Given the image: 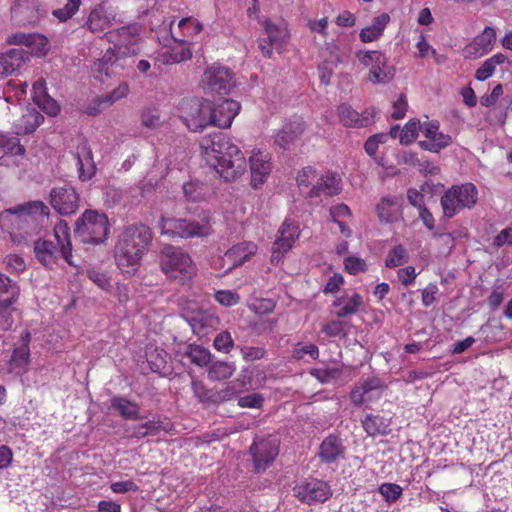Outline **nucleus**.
Here are the masks:
<instances>
[{
	"label": "nucleus",
	"mask_w": 512,
	"mask_h": 512,
	"mask_svg": "<svg viewBox=\"0 0 512 512\" xmlns=\"http://www.w3.org/2000/svg\"><path fill=\"white\" fill-rule=\"evenodd\" d=\"M49 208L40 200L8 208L0 216V224L9 233L10 241L21 248L30 247L41 231L40 219L49 216Z\"/></svg>",
	"instance_id": "obj_1"
},
{
	"label": "nucleus",
	"mask_w": 512,
	"mask_h": 512,
	"mask_svg": "<svg viewBox=\"0 0 512 512\" xmlns=\"http://www.w3.org/2000/svg\"><path fill=\"white\" fill-rule=\"evenodd\" d=\"M153 232L143 223L130 224L122 230L114 247V259L125 273L137 270L143 256L149 251Z\"/></svg>",
	"instance_id": "obj_2"
},
{
	"label": "nucleus",
	"mask_w": 512,
	"mask_h": 512,
	"mask_svg": "<svg viewBox=\"0 0 512 512\" xmlns=\"http://www.w3.org/2000/svg\"><path fill=\"white\" fill-rule=\"evenodd\" d=\"M161 271L167 279L179 285H189L197 268L191 256L182 248L164 244L159 252Z\"/></svg>",
	"instance_id": "obj_3"
},
{
	"label": "nucleus",
	"mask_w": 512,
	"mask_h": 512,
	"mask_svg": "<svg viewBox=\"0 0 512 512\" xmlns=\"http://www.w3.org/2000/svg\"><path fill=\"white\" fill-rule=\"evenodd\" d=\"M55 237L57 244L49 240L37 239L34 244V253L37 260L46 267H52L56 264L58 254L72 265V244L70 241L69 228L66 222L60 221L55 228Z\"/></svg>",
	"instance_id": "obj_4"
},
{
	"label": "nucleus",
	"mask_w": 512,
	"mask_h": 512,
	"mask_svg": "<svg viewBox=\"0 0 512 512\" xmlns=\"http://www.w3.org/2000/svg\"><path fill=\"white\" fill-rule=\"evenodd\" d=\"M110 234V222L106 214L88 209L76 220L74 236L84 244H103Z\"/></svg>",
	"instance_id": "obj_5"
},
{
	"label": "nucleus",
	"mask_w": 512,
	"mask_h": 512,
	"mask_svg": "<svg viewBox=\"0 0 512 512\" xmlns=\"http://www.w3.org/2000/svg\"><path fill=\"white\" fill-rule=\"evenodd\" d=\"M209 165L214 167L219 175L228 182L239 178L247 168L244 154L229 137L227 144L221 148V152L215 154Z\"/></svg>",
	"instance_id": "obj_6"
},
{
	"label": "nucleus",
	"mask_w": 512,
	"mask_h": 512,
	"mask_svg": "<svg viewBox=\"0 0 512 512\" xmlns=\"http://www.w3.org/2000/svg\"><path fill=\"white\" fill-rule=\"evenodd\" d=\"M478 200V190L473 183L453 185L441 196L443 217L453 218L463 209H471Z\"/></svg>",
	"instance_id": "obj_7"
},
{
	"label": "nucleus",
	"mask_w": 512,
	"mask_h": 512,
	"mask_svg": "<svg viewBox=\"0 0 512 512\" xmlns=\"http://www.w3.org/2000/svg\"><path fill=\"white\" fill-rule=\"evenodd\" d=\"M180 109V118L190 131L198 132L211 126V101L198 98L184 99Z\"/></svg>",
	"instance_id": "obj_8"
},
{
	"label": "nucleus",
	"mask_w": 512,
	"mask_h": 512,
	"mask_svg": "<svg viewBox=\"0 0 512 512\" xmlns=\"http://www.w3.org/2000/svg\"><path fill=\"white\" fill-rule=\"evenodd\" d=\"M162 235L180 238L207 237L212 233L209 223L189 221L182 218H165L159 220Z\"/></svg>",
	"instance_id": "obj_9"
},
{
	"label": "nucleus",
	"mask_w": 512,
	"mask_h": 512,
	"mask_svg": "<svg viewBox=\"0 0 512 512\" xmlns=\"http://www.w3.org/2000/svg\"><path fill=\"white\" fill-rule=\"evenodd\" d=\"M20 295L17 283L6 275L0 274V330H9L14 323V304Z\"/></svg>",
	"instance_id": "obj_10"
},
{
	"label": "nucleus",
	"mask_w": 512,
	"mask_h": 512,
	"mask_svg": "<svg viewBox=\"0 0 512 512\" xmlns=\"http://www.w3.org/2000/svg\"><path fill=\"white\" fill-rule=\"evenodd\" d=\"M141 26L137 23L120 27L105 34L110 42H115L114 46L118 54L123 57L137 55L140 52L139 42Z\"/></svg>",
	"instance_id": "obj_11"
},
{
	"label": "nucleus",
	"mask_w": 512,
	"mask_h": 512,
	"mask_svg": "<svg viewBox=\"0 0 512 512\" xmlns=\"http://www.w3.org/2000/svg\"><path fill=\"white\" fill-rule=\"evenodd\" d=\"M201 84L207 94L227 95L234 87L235 81L229 68L213 65L204 71Z\"/></svg>",
	"instance_id": "obj_12"
},
{
	"label": "nucleus",
	"mask_w": 512,
	"mask_h": 512,
	"mask_svg": "<svg viewBox=\"0 0 512 512\" xmlns=\"http://www.w3.org/2000/svg\"><path fill=\"white\" fill-rule=\"evenodd\" d=\"M293 492L300 502L307 505L324 503L332 496L329 484L317 478L300 481L294 486Z\"/></svg>",
	"instance_id": "obj_13"
},
{
	"label": "nucleus",
	"mask_w": 512,
	"mask_h": 512,
	"mask_svg": "<svg viewBox=\"0 0 512 512\" xmlns=\"http://www.w3.org/2000/svg\"><path fill=\"white\" fill-rule=\"evenodd\" d=\"M256 471H264L270 466L279 453V440L277 437L268 435L255 437L249 448Z\"/></svg>",
	"instance_id": "obj_14"
},
{
	"label": "nucleus",
	"mask_w": 512,
	"mask_h": 512,
	"mask_svg": "<svg viewBox=\"0 0 512 512\" xmlns=\"http://www.w3.org/2000/svg\"><path fill=\"white\" fill-rule=\"evenodd\" d=\"M50 205L60 215L68 216L77 212L80 207V196L70 184L52 188L50 191Z\"/></svg>",
	"instance_id": "obj_15"
},
{
	"label": "nucleus",
	"mask_w": 512,
	"mask_h": 512,
	"mask_svg": "<svg viewBox=\"0 0 512 512\" xmlns=\"http://www.w3.org/2000/svg\"><path fill=\"white\" fill-rule=\"evenodd\" d=\"M31 333L25 330L19 337L18 345L13 349L12 355L7 362V372L15 376H22L28 371L30 363Z\"/></svg>",
	"instance_id": "obj_16"
},
{
	"label": "nucleus",
	"mask_w": 512,
	"mask_h": 512,
	"mask_svg": "<svg viewBox=\"0 0 512 512\" xmlns=\"http://www.w3.org/2000/svg\"><path fill=\"white\" fill-rule=\"evenodd\" d=\"M117 21V13L106 2L97 4L89 13L85 26L94 34L102 33Z\"/></svg>",
	"instance_id": "obj_17"
},
{
	"label": "nucleus",
	"mask_w": 512,
	"mask_h": 512,
	"mask_svg": "<svg viewBox=\"0 0 512 512\" xmlns=\"http://www.w3.org/2000/svg\"><path fill=\"white\" fill-rule=\"evenodd\" d=\"M12 18L20 25L35 24L47 11L38 0H15L11 8Z\"/></svg>",
	"instance_id": "obj_18"
},
{
	"label": "nucleus",
	"mask_w": 512,
	"mask_h": 512,
	"mask_svg": "<svg viewBox=\"0 0 512 512\" xmlns=\"http://www.w3.org/2000/svg\"><path fill=\"white\" fill-rule=\"evenodd\" d=\"M299 233V227L294 222L284 221L278 230V237L273 244L272 262H278L282 259L283 255L292 248L295 240L299 237Z\"/></svg>",
	"instance_id": "obj_19"
},
{
	"label": "nucleus",
	"mask_w": 512,
	"mask_h": 512,
	"mask_svg": "<svg viewBox=\"0 0 512 512\" xmlns=\"http://www.w3.org/2000/svg\"><path fill=\"white\" fill-rule=\"evenodd\" d=\"M384 389L383 382L377 377H369L359 385L355 386L350 399L355 406H361L366 402L378 399Z\"/></svg>",
	"instance_id": "obj_20"
},
{
	"label": "nucleus",
	"mask_w": 512,
	"mask_h": 512,
	"mask_svg": "<svg viewBox=\"0 0 512 512\" xmlns=\"http://www.w3.org/2000/svg\"><path fill=\"white\" fill-rule=\"evenodd\" d=\"M345 453L342 439L335 434H329L319 445L317 456L321 463L329 465L343 460Z\"/></svg>",
	"instance_id": "obj_21"
},
{
	"label": "nucleus",
	"mask_w": 512,
	"mask_h": 512,
	"mask_svg": "<svg viewBox=\"0 0 512 512\" xmlns=\"http://www.w3.org/2000/svg\"><path fill=\"white\" fill-rule=\"evenodd\" d=\"M239 111L240 104L232 99H224L217 104L212 103L211 126L219 128L230 127Z\"/></svg>",
	"instance_id": "obj_22"
},
{
	"label": "nucleus",
	"mask_w": 512,
	"mask_h": 512,
	"mask_svg": "<svg viewBox=\"0 0 512 512\" xmlns=\"http://www.w3.org/2000/svg\"><path fill=\"white\" fill-rule=\"evenodd\" d=\"M403 196L394 195L381 198L376 206L379 220L385 223H394L403 219Z\"/></svg>",
	"instance_id": "obj_23"
},
{
	"label": "nucleus",
	"mask_w": 512,
	"mask_h": 512,
	"mask_svg": "<svg viewBox=\"0 0 512 512\" xmlns=\"http://www.w3.org/2000/svg\"><path fill=\"white\" fill-rule=\"evenodd\" d=\"M7 42L12 45H25L30 49L27 51L30 56L32 53L43 56L49 50L47 38L39 33H16L9 36Z\"/></svg>",
	"instance_id": "obj_24"
},
{
	"label": "nucleus",
	"mask_w": 512,
	"mask_h": 512,
	"mask_svg": "<svg viewBox=\"0 0 512 512\" xmlns=\"http://www.w3.org/2000/svg\"><path fill=\"white\" fill-rule=\"evenodd\" d=\"M251 171V186L257 189L262 185L271 172L270 157L267 153L258 151L249 158Z\"/></svg>",
	"instance_id": "obj_25"
},
{
	"label": "nucleus",
	"mask_w": 512,
	"mask_h": 512,
	"mask_svg": "<svg viewBox=\"0 0 512 512\" xmlns=\"http://www.w3.org/2000/svg\"><path fill=\"white\" fill-rule=\"evenodd\" d=\"M341 189V179L335 173L327 172L317 179L306 197L309 199H315L322 195L330 197L337 195Z\"/></svg>",
	"instance_id": "obj_26"
},
{
	"label": "nucleus",
	"mask_w": 512,
	"mask_h": 512,
	"mask_svg": "<svg viewBox=\"0 0 512 512\" xmlns=\"http://www.w3.org/2000/svg\"><path fill=\"white\" fill-rule=\"evenodd\" d=\"M496 40V32L491 27H486L483 32L476 36L465 49V57L475 59L488 53Z\"/></svg>",
	"instance_id": "obj_27"
},
{
	"label": "nucleus",
	"mask_w": 512,
	"mask_h": 512,
	"mask_svg": "<svg viewBox=\"0 0 512 512\" xmlns=\"http://www.w3.org/2000/svg\"><path fill=\"white\" fill-rule=\"evenodd\" d=\"M29 59V53L22 47L12 48L0 54V77L11 75Z\"/></svg>",
	"instance_id": "obj_28"
},
{
	"label": "nucleus",
	"mask_w": 512,
	"mask_h": 512,
	"mask_svg": "<svg viewBox=\"0 0 512 512\" xmlns=\"http://www.w3.org/2000/svg\"><path fill=\"white\" fill-rule=\"evenodd\" d=\"M339 119L345 126L361 128L367 127L373 123L375 116L374 109L366 110L363 113H358L351 106L342 104L338 108Z\"/></svg>",
	"instance_id": "obj_29"
},
{
	"label": "nucleus",
	"mask_w": 512,
	"mask_h": 512,
	"mask_svg": "<svg viewBox=\"0 0 512 512\" xmlns=\"http://www.w3.org/2000/svg\"><path fill=\"white\" fill-rule=\"evenodd\" d=\"M76 159L79 178L82 181L90 180L96 173V165L93 161L92 150L86 140L78 144Z\"/></svg>",
	"instance_id": "obj_30"
},
{
	"label": "nucleus",
	"mask_w": 512,
	"mask_h": 512,
	"mask_svg": "<svg viewBox=\"0 0 512 512\" xmlns=\"http://www.w3.org/2000/svg\"><path fill=\"white\" fill-rule=\"evenodd\" d=\"M305 130V123L302 118H296L285 124L277 133L275 143L281 148L286 149L301 137Z\"/></svg>",
	"instance_id": "obj_31"
},
{
	"label": "nucleus",
	"mask_w": 512,
	"mask_h": 512,
	"mask_svg": "<svg viewBox=\"0 0 512 512\" xmlns=\"http://www.w3.org/2000/svg\"><path fill=\"white\" fill-rule=\"evenodd\" d=\"M227 138L228 136L225 133L219 131L205 135L200 140V148L208 164L215 154L221 152V148L227 144Z\"/></svg>",
	"instance_id": "obj_32"
},
{
	"label": "nucleus",
	"mask_w": 512,
	"mask_h": 512,
	"mask_svg": "<svg viewBox=\"0 0 512 512\" xmlns=\"http://www.w3.org/2000/svg\"><path fill=\"white\" fill-rule=\"evenodd\" d=\"M257 251L253 242H241L232 246L224 255V259L232 262V267L244 264Z\"/></svg>",
	"instance_id": "obj_33"
},
{
	"label": "nucleus",
	"mask_w": 512,
	"mask_h": 512,
	"mask_svg": "<svg viewBox=\"0 0 512 512\" xmlns=\"http://www.w3.org/2000/svg\"><path fill=\"white\" fill-rule=\"evenodd\" d=\"M124 58L121 54H118V50L115 48H109L106 50L104 55L96 63L97 70L103 72L107 77L117 73L118 69H122L124 66L120 63V60Z\"/></svg>",
	"instance_id": "obj_34"
},
{
	"label": "nucleus",
	"mask_w": 512,
	"mask_h": 512,
	"mask_svg": "<svg viewBox=\"0 0 512 512\" xmlns=\"http://www.w3.org/2000/svg\"><path fill=\"white\" fill-rule=\"evenodd\" d=\"M362 427L369 436L388 435L390 433L391 419L380 415L368 414L361 421Z\"/></svg>",
	"instance_id": "obj_35"
},
{
	"label": "nucleus",
	"mask_w": 512,
	"mask_h": 512,
	"mask_svg": "<svg viewBox=\"0 0 512 512\" xmlns=\"http://www.w3.org/2000/svg\"><path fill=\"white\" fill-rule=\"evenodd\" d=\"M390 21V16L387 13H382L375 17L372 24L363 28L360 31L359 38L363 43H369L379 39Z\"/></svg>",
	"instance_id": "obj_36"
},
{
	"label": "nucleus",
	"mask_w": 512,
	"mask_h": 512,
	"mask_svg": "<svg viewBox=\"0 0 512 512\" xmlns=\"http://www.w3.org/2000/svg\"><path fill=\"white\" fill-rule=\"evenodd\" d=\"M111 408L119 413L126 420H139L140 407L137 403L121 396H115L111 399Z\"/></svg>",
	"instance_id": "obj_37"
},
{
	"label": "nucleus",
	"mask_w": 512,
	"mask_h": 512,
	"mask_svg": "<svg viewBox=\"0 0 512 512\" xmlns=\"http://www.w3.org/2000/svg\"><path fill=\"white\" fill-rule=\"evenodd\" d=\"M263 26L267 34V38L274 42L276 46L282 45L288 38V31L284 25H277L271 20L263 21Z\"/></svg>",
	"instance_id": "obj_38"
},
{
	"label": "nucleus",
	"mask_w": 512,
	"mask_h": 512,
	"mask_svg": "<svg viewBox=\"0 0 512 512\" xmlns=\"http://www.w3.org/2000/svg\"><path fill=\"white\" fill-rule=\"evenodd\" d=\"M44 121V117L35 109L28 110L22 117L23 124L20 125L18 133H33Z\"/></svg>",
	"instance_id": "obj_39"
},
{
	"label": "nucleus",
	"mask_w": 512,
	"mask_h": 512,
	"mask_svg": "<svg viewBox=\"0 0 512 512\" xmlns=\"http://www.w3.org/2000/svg\"><path fill=\"white\" fill-rule=\"evenodd\" d=\"M394 76L393 70L387 65L386 57L384 56V63H375L370 68L369 80L374 84L387 83Z\"/></svg>",
	"instance_id": "obj_40"
},
{
	"label": "nucleus",
	"mask_w": 512,
	"mask_h": 512,
	"mask_svg": "<svg viewBox=\"0 0 512 512\" xmlns=\"http://www.w3.org/2000/svg\"><path fill=\"white\" fill-rule=\"evenodd\" d=\"M234 371L235 367L233 364L224 361H217L209 367L208 377L213 381L225 380L230 378Z\"/></svg>",
	"instance_id": "obj_41"
},
{
	"label": "nucleus",
	"mask_w": 512,
	"mask_h": 512,
	"mask_svg": "<svg viewBox=\"0 0 512 512\" xmlns=\"http://www.w3.org/2000/svg\"><path fill=\"white\" fill-rule=\"evenodd\" d=\"M25 148L17 137H10L0 133V153H11L17 156L25 155Z\"/></svg>",
	"instance_id": "obj_42"
},
{
	"label": "nucleus",
	"mask_w": 512,
	"mask_h": 512,
	"mask_svg": "<svg viewBox=\"0 0 512 512\" xmlns=\"http://www.w3.org/2000/svg\"><path fill=\"white\" fill-rule=\"evenodd\" d=\"M452 138L448 134L437 132L436 137L431 140H423L419 142L422 149L431 152H439L441 149L450 145Z\"/></svg>",
	"instance_id": "obj_43"
},
{
	"label": "nucleus",
	"mask_w": 512,
	"mask_h": 512,
	"mask_svg": "<svg viewBox=\"0 0 512 512\" xmlns=\"http://www.w3.org/2000/svg\"><path fill=\"white\" fill-rule=\"evenodd\" d=\"M129 86L127 83H121L110 93L98 97V105L111 106L115 102L125 98L129 94Z\"/></svg>",
	"instance_id": "obj_44"
},
{
	"label": "nucleus",
	"mask_w": 512,
	"mask_h": 512,
	"mask_svg": "<svg viewBox=\"0 0 512 512\" xmlns=\"http://www.w3.org/2000/svg\"><path fill=\"white\" fill-rule=\"evenodd\" d=\"M362 305V296L358 293H354L351 297L347 299L345 304L342 307H340V309L336 312V316L338 318H345L349 315L356 314Z\"/></svg>",
	"instance_id": "obj_45"
},
{
	"label": "nucleus",
	"mask_w": 512,
	"mask_h": 512,
	"mask_svg": "<svg viewBox=\"0 0 512 512\" xmlns=\"http://www.w3.org/2000/svg\"><path fill=\"white\" fill-rule=\"evenodd\" d=\"M183 194L190 202H199L204 198V186L200 181H189L183 184Z\"/></svg>",
	"instance_id": "obj_46"
},
{
	"label": "nucleus",
	"mask_w": 512,
	"mask_h": 512,
	"mask_svg": "<svg viewBox=\"0 0 512 512\" xmlns=\"http://www.w3.org/2000/svg\"><path fill=\"white\" fill-rule=\"evenodd\" d=\"M186 356L192 363L201 367L207 365L211 358L209 350L198 345L190 346Z\"/></svg>",
	"instance_id": "obj_47"
},
{
	"label": "nucleus",
	"mask_w": 512,
	"mask_h": 512,
	"mask_svg": "<svg viewBox=\"0 0 512 512\" xmlns=\"http://www.w3.org/2000/svg\"><path fill=\"white\" fill-rule=\"evenodd\" d=\"M422 124L418 120H410L406 123L400 133V143L404 145L410 144L421 131Z\"/></svg>",
	"instance_id": "obj_48"
},
{
	"label": "nucleus",
	"mask_w": 512,
	"mask_h": 512,
	"mask_svg": "<svg viewBox=\"0 0 512 512\" xmlns=\"http://www.w3.org/2000/svg\"><path fill=\"white\" fill-rule=\"evenodd\" d=\"M359 62L365 67L371 68L375 63H384V54L379 51H357L355 54Z\"/></svg>",
	"instance_id": "obj_49"
},
{
	"label": "nucleus",
	"mask_w": 512,
	"mask_h": 512,
	"mask_svg": "<svg viewBox=\"0 0 512 512\" xmlns=\"http://www.w3.org/2000/svg\"><path fill=\"white\" fill-rule=\"evenodd\" d=\"M406 249L402 245L394 246L385 259V266L395 268L402 265L406 259Z\"/></svg>",
	"instance_id": "obj_50"
},
{
	"label": "nucleus",
	"mask_w": 512,
	"mask_h": 512,
	"mask_svg": "<svg viewBox=\"0 0 512 512\" xmlns=\"http://www.w3.org/2000/svg\"><path fill=\"white\" fill-rule=\"evenodd\" d=\"M80 5L81 0H68L63 8L53 10L52 14L61 22H64L70 19L79 10Z\"/></svg>",
	"instance_id": "obj_51"
},
{
	"label": "nucleus",
	"mask_w": 512,
	"mask_h": 512,
	"mask_svg": "<svg viewBox=\"0 0 512 512\" xmlns=\"http://www.w3.org/2000/svg\"><path fill=\"white\" fill-rule=\"evenodd\" d=\"M322 332L329 337L347 335V323L343 320H332L322 327Z\"/></svg>",
	"instance_id": "obj_52"
},
{
	"label": "nucleus",
	"mask_w": 512,
	"mask_h": 512,
	"mask_svg": "<svg viewBox=\"0 0 512 512\" xmlns=\"http://www.w3.org/2000/svg\"><path fill=\"white\" fill-rule=\"evenodd\" d=\"M311 374L321 383H329L330 381L337 380L341 377L342 369L339 367L315 369L311 372Z\"/></svg>",
	"instance_id": "obj_53"
},
{
	"label": "nucleus",
	"mask_w": 512,
	"mask_h": 512,
	"mask_svg": "<svg viewBox=\"0 0 512 512\" xmlns=\"http://www.w3.org/2000/svg\"><path fill=\"white\" fill-rule=\"evenodd\" d=\"M192 390L194 396L204 404L213 403L212 399H214V392L207 389L203 382L198 380L192 381Z\"/></svg>",
	"instance_id": "obj_54"
},
{
	"label": "nucleus",
	"mask_w": 512,
	"mask_h": 512,
	"mask_svg": "<svg viewBox=\"0 0 512 512\" xmlns=\"http://www.w3.org/2000/svg\"><path fill=\"white\" fill-rule=\"evenodd\" d=\"M402 488L398 484L394 483H383L379 487V493L388 502H396L402 495Z\"/></svg>",
	"instance_id": "obj_55"
},
{
	"label": "nucleus",
	"mask_w": 512,
	"mask_h": 512,
	"mask_svg": "<svg viewBox=\"0 0 512 512\" xmlns=\"http://www.w3.org/2000/svg\"><path fill=\"white\" fill-rule=\"evenodd\" d=\"M35 103L50 116H56L60 112V106L57 101L49 95H42V97L36 100Z\"/></svg>",
	"instance_id": "obj_56"
},
{
	"label": "nucleus",
	"mask_w": 512,
	"mask_h": 512,
	"mask_svg": "<svg viewBox=\"0 0 512 512\" xmlns=\"http://www.w3.org/2000/svg\"><path fill=\"white\" fill-rule=\"evenodd\" d=\"M305 355H309L312 359H317L319 356L318 347L315 344H297L293 350V357L295 359H302Z\"/></svg>",
	"instance_id": "obj_57"
},
{
	"label": "nucleus",
	"mask_w": 512,
	"mask_h": 512,
	"mask_svg": "<svg viewBox=\"0 0 512 512\" xmlns=\"http://www.w3.org/2000/svg\"><path fill=\"white\" fill-rule=\"evenodd\" d=\"M215 349L218 351L228 353L233 347V340L229 332L219 333L213 343Z\"/></svg>",
	"instance_id": "obj_58"
},
{
	"label": "nucleus",
	"mask_w": 512,
	"mask_h": 512,
	"mask_svg": "<svg viewBox=\"0 0 512 512\" xmlns=\"http://www.w3.org/2000/svg\"><path fill=\"white\" fill-rule=\"evenodd\" d=\"M215 299L223 306H233L236 305L240 297L237 293L232 292L230 290H220L215 293Z\"/></svg>",
	"instance_id": "obj_59"
},
{
	"label": "nucleus",
	"mask_w": 512,
	"mask_h": 512,
	"mask_svg": "<svg viewBox=\"0 0 512 512\" xmlns=\"http://www.w3.org/2000/svg\"><path fill=\"white\" fill-rule=\"evenodd\" d=\"M264 398L259 393L249 394L238 399V405L242 408H261Z\"/></svg>",
	"instance_id": "obj_60"
},
{
	"label": "nucleus",
	"mask_w": 512,
	"mask_h": 512,
	"mask_svg": "<svg viewBox=\"0 0 512 512\" xmlns=\"http://www.w3.org/2000/svg\"><path fill=\"white\" fill-rule=\"evenodd\" d=\"M316 178V170L310 166L303 168L297 175V184L300 189L308 188Z\"/></svg>",
	"instance_id": "obj_61"
},
{
	"label": "nucleus",
	"mask_w": 512,
	"mask_h": 512,
	"mask_svg": "<svg viewBox=\"0 0 512 512\" xmlns=\"http://www.w3.org/2000/svg\"><path fill=\"white\" fill-rule=\"evenodd\" d=\"M344 266L346 271L352 275H356L357 273L366 270L365 261L361 258L353 256L345 258Z\"/></svg>",
	"instance_id": "obj_62"
},
{
	"label": "nucleus",
	"mask_w": 512,
	"mask_h": 512,
	"mask_svg": "<svg viewBox=\"0 0 512 512\" xmlns=\"http://www.w3.org/2000/svg\"><path fill=\"white\" fill-rule=\"evenodd\" d=\"M141 123L147 128L156 129L161 124L160 116L150 109L143 110L141 113Z\"/></svg>",
	"instance_id": "obj_63"
},
{
	"label": "nucleus",
	"mask_w": 512,
	"mask_h": 512,
	"mask_svg": "<svg viewBox=\"0 0 512 512\" xmlns=\"http://www.w3.org/2000/svg\"><path fill=\"white\" fill-rule=\"evenodd\" d=\"M241 354L246 361H256L264 358L266 350L263 347L244 346Z\"/></svg>",
	"instance_id": "obj_64"
}]
</instances>
